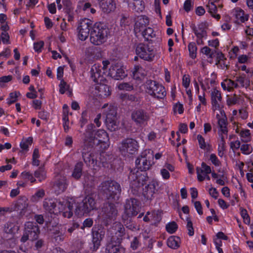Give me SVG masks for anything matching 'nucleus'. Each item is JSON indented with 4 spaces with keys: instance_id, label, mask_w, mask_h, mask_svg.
<instances>
[{
    "instance_id": "nucleus-1",
    "label": "nucleus",
    "mask_w": 253,
    "mask_h": 253,
    "mask_svg": "<svg viewBox=\"0 0 253 253\" xmlns=\"http://www.w3.org/2000/svg\"><path fill=\"white\" fill-rule=\"evenodd\" d=\"M153 163L150 159H135L136 168L131 170L128 176L130 190L133 195L138 194L145 184L148 178L145 171Z\"/></svg>"
},
{
    "instance_id": "nucleus-2",
    "label": "nucleus",
    "mask_w": 253,
    "mask_h": 253,
    "mask_svg": "<svg viewBox=\"0 0 253 253\" xmlns=\"http://www.w3.org/2000/svg\"><path fill=\"white\" fill-rule=\"evenodd\" d=\"M43 208L54 219L58 214L64 217L71 218L73 215V204L68 200L62 201L56 199L45 200L43 202Z\"/></svg>"
},
{
    "instance_id": "nucleus-3",
    "label": "nucleus",
    "mask_w": 253,
    "mask_h": 253,
    "mask_svg": "<svg viewBox=\"0 0 253 253\" xmlns=\"http://www.w3.org/2000/svg\"><path fill=\"white\" fill-rule=\"evenodd\" d=\"M95 135L96 140H97L96 145H84L82 151L83 158H97L99 155L102 156L103 150L109 147V135L105 130L98 129L95 132Z\"/></svg>"
},
{
    "instance_id": "nucleus-4",
    "label": "nucleus",
    "mask_w": 253,
    "mask_h": 253,
    "mask_svg": "<svg viewBox=\"0 0 253 253\" xmlns=\"http://www.w3.org/2000/svg\"><path fill=\"white\" fill-rule=\"evenodd\" d=\"M101 192L108 201L117 202L121 195V187L120 184L114 180H107L101 183Z\"/></svg>"
},
{
    "instance_id": "nucleus-5",
    "label": "nucleus",
    "mask_w": 253,
    "mask_h": 253,
    "mask_svg": "<svg viewBox=\"0 0 253 253\" xmlns=\"http://www.w3.org/2000/svg\"><path fill=\"white\" fill-rule=\"evenodd\" d=\"M109 30L103 24L96 23L92 27L90 34V41L95 45H100L106 42Z\"/></svg>"
},
{
    "instance_id": "nucleus-6",
    "label": "nucleus",
    "mask_w": 253,
    "mask_h": 253,
    "mask_svg": "<svg viewBox=\"0 0 253 253\" xmlns=\"http://www.w3.org/2000/svg\"><path fill=\"white\" fill-rule=\"evenodd\" d=\"M106 229L101 225H95L91 229V241L88 243V248L92 252H96L101 246L105 237Z\"/></svg>"
},
{
    "instance_id": "nucleus-7",
    "label": "nucleus",
    "mask_w": 253,
    "mask_h": 253,
    "mask_svg": "<svg viewBox=\"0 0 253 253\" xmlns=\"http://www.w3.org/2000/svg\"><path fill=\"white\" fill-rule=\"evenodd\" d=\"M137 141L133 138H127L120 143L118 147L119 152L124 157L132 158L138 148Z\"/></svg>"
},
{
    "instance_id": "nucleus-8",
    "label": "nucleus",
    "mask_w": 253,
    "mask_h": 253,
    "mask_svg": "<svg viewBox=\"0 0 253 253\" xmlns=\"http://www.w3.org/2000/svg\"><path fill=\"white\" fill-rule=\"evenodd\" d=\"M95 209V199L91 196L87 195L77 206L75 212L77 216H81L89 213Z\"/></svg>"
},
{
    "instance_id": "nucleus-9",
    "label": "nucleus",
    "mask_w": 253,
    "mask_h": 253,
    "mask_svg": "<svg viewBox=\"0 0 253 253\" xmlns=\"http://www.w3.org/2000/svg\"><path fill=\"white\" fill-rule=\"evenodd\" d=\"M40 233V228L37 223L28 221L25 224L23 234L20 239V242L25 243L29 239L34 241L38 239Z\"/></svg>"
},
{
    "instance_id": "nucleus-10",
    "label": "nucleus",
    "mask_w": 253,
    "mask_h": 253,
    "mask_svg": "<svg viewBox=\"0 0 253 253\" xmlns=\"http://www.w3.org/2000/svg\"><path fill=\"white\" fill-rule=\"evenodd\" d=\"M144 87L146 92L151 96L162 99L166 95L165 87L156 81L147 80L144 84Z\"/></svg>"
},
{
    "instance_id": "nucleus-11",
    "label": "nucleus",
    "mask_w": 253,
    "mask_h": 253,
    "mask_svg": "<svg viewBox=\"0 0 253 253\" xmlns=\"http://www.w3.org/2000/svg\"><path fill=\"white\" fill-rule=\"evenodd\" d=\"M141 207V203L138 199L132 198L127 199L124 205L123 218L136 216L140 212Z\"/></svg>"
},
{
    "instance_id": "nucleus-12",
    "label": "nucleus",
    "mask_w": 253,
    "mask_h": 253,
    "mask_svg": "<svg viewBox=\"0 0 253 253\" xmlns=\"http://www.w3.org/2000/svg\"><path fill=\"white\" fill-rule=\"evenodd\" d=\"M117 121V108L110 106L106 112L105 124L108 129L111 131L117 130L119 124Z\"/></svg>"
},
{
    "instance_id": "nucleus-13",
    "label": "nucleus",
    "mask_w": 253,
    "mask_h": 253,
    "mask_svg": "<svg viewBox=\"0 0 253 253\" xmlns=\"http://www.w3.org/2000/svg\"><path fill=\"white\" fill-rule=\"evenodd\" d=\"M136 53L141 58L148 61L153 60L155 56L154 51L148 44H138L136 47Z\"/></svg>"
},
{
    "instance_id": "nucleus-14",
    "label": "nucleus",
    "mask_w": 253,
    "mask_h": 253,
    "mask_svg": "<svg viewBox=\"0 0 253 253\" xmlns=\"http://www.w3.org/2000/svg\"><path fill=\"white\" fill-rule=\"evenodd\" d=\"M92 24L93 22L89 19L84 18L80 20L78 27V37L80 40L84 41L88 38Z\"/></svg>"
},
{
    "instance_id": "nucleus-15",
    "label": "nucleus",
    "mask_w": 253,
    "mask_h": 253,
    "mask_svg": "<svg viewBox=\"0 0 253 253\" xmlns=\"http://www.w3.org/2000/svg\"><path fill=\"white\" fill-rule=\"evenodd\" d=\"M102 212V217L104 222L106 224H108L109 222L116 218L118 211L114 204L111 202L104 204Z\"/></svg>"
},
{
    "instance_id": "nucleus-16",
    "label": "nucleus",
    "mask_w": 253,
    "mask_h": 253,
    "mask_svg": "<svg viewBox=\"0 0 253 253\" xmlns=\"http://www.w3.org/2000/svg\"><path fill=\"white\" fill-rule=\"evenodd\" d=\"M144 185V184L141 186V189L139 193L135 195L138 196L142 192L145 199L148 200H152L154 198V194L158 191L156 187L159 186L158 182L155 179H153L144 188H142Z\"/></svg>"
},
{
    "instance_id": "nucleus-17",
    "label": "nucleus",
    "mask_w": 253,
    "mask_h": 253,
    "mask_svg": "<svg viewBox=\"0 0 253 253\" xmlns=\"http://www.w3.org/2000/svg\"><path fill=\"white\" fill-rule=\"evenodd\" d=\"M131 118L138 126L146 125L150 120L149 114L142 109H135L131 114Z\"/></svg>"
},
{
    "instance_id": "nucleus-18",
    "label": "nucleus",
    "mask_w": 253,
    "mask_h": 253,
    "mask_svg": "<svg viewBox=\"0 0 253 253\" xmlns=\"http://www.w3.org/2000/svg\"><path fill=\"white\" fill-rule=\"evenodd\" d=\"M108 75L115 80H122L126 76L123 67L119 64L112 65L109 68Z\"/></svg>"
},
{
    "instance_id": "nucleus-19",
    "label": "nucleus",
    "mask_w": 253,
    "mask_h": 253,
    "mask_svg": "<svg viewBox=\"0 0 253 253\" xmlns=\"http://www.w3.org/2000/svg\"><path fill=\"white\" fill-rule=\"evenodd\" d=\"M91 78L96 83H101L103 80L105 72L102 70L101 65L95 64L90 70Z\"/></svg>"
},
{
    "instance_id": "nucleus-20",
    "label": "nucleus",
    "mask_w": 253,
    "mask_h": 253,
    "mask_svg": "<svg viewBox=\"0 0 253 253\" xmlns=\"http://www.w3.org/2000/svg\"><path fill=\"white\" fill-rule=\"evenodd\" d=\"M115 240V237L113 236L111 241L106 245V253H125V248L119 244H117L118 243Z\"/></svg>"
},
{
    "instance_id": "nucleus-21",
    "label": "nucleus",
    "mask_w": 253,
    "mask_h": 253,
    "mask_svg": "<svg viewBox=\"0 0 253 253\" xmlns=\"http://www.w3.org/2000/svg\"><path fill=\"white\" fill-rule=\"evenodd\" d=\"M68 183L65 176H60L55 182L54 189L55 193L58 195L64 192L67 188Z\"/></svg>"
},
{
    "instance_id": "nucleus-22",
    "label": "nucleus",
    "mask_w": 253,
    "mask_h": 253,
    "mask_svg": "<svg viewBox=\"0 0 253 253\" xmlns=\"http://www.w3.org/2000/svg\"><path fill=\"white\" fill-rule=\"evenodd\" d=\"M149 23L148 18L145 15H140L137 17L134 25V31L137 34L142 31Z\"/></svg>"
},
{
    "instance_id": "nucleus-23",
    "label": "nucleus",
    "mask_w": 253,
    "mask_h": 253,
    "mask_svg": "<svg viewBox=\"0 0 253 253\" xmlns=\"http://www.w3.org/2000/svg\"><path fill=\"white\" fill-rule=\"evenodd\" d=\"M95 88L97 91L96 93L97 95L102 98H105L110 95L111 93L110 86L107 84H101V83H97Z\"/></svg>"
},
{
    "instance_id": "nucleus-24",
    "label": "nucleus",
    "mask_w": 253,
    "mask_h": 253,
    "mask_svg": "<svg viewBox=\"0 0 253 253\" xmlns=\"http://www.w3.org/2000/svg\"><path fill=\"white\" fill-rule=\"evenodd\" d=\"M100 6L103 12L108 14L116 9V3L114 0H102Z\"/></svg>"
},
{
    "instance_id": "nucleus-25",
    "label": "nucleus",
    "mask_w": 253,
    "mask_h": 253,
    "mask_svg": "<svg viewBox=\"0 0 253 253\" xmlns=\"http://www.w3.org/2000/svg\"><path fill=\"white\" fill-rule=\"evenodd\" d=\"M192 29L197 38V43L201 45L204 44L203 39L207 37V32L200 26L196 27L195 25L192 26Z\"/></svg>"
},
{
    "instance_id": "nucleus-26",
    "label": "nucleus",
    "mask_w": 253,
    "mask_h": 253,
    "mask_svg": "<svg viewBox=\"0 0 253 253\" xmlns=\"http://www.w3.org/2000/svg\"><path fill=\"white\" fill-rule=\"evenodd\" d=\"M197 179L199 181L202 182L205 179V176L203 174H208L211 173V167L205 163H202L201 168L197 167L196 169Z\"/></svg>"
},
{
    "instance_id": "nucleus-27",
    "label": "nucleus",
    "mask_w": 253,
    "mask_h": 253,
    "mask_svg": "<svg viewBox=\"0 0 253 253\" xmlns=\"http://www.w3.org/2000/svg\"><path fill=\"white\" fill-rule=\"evenodd\" d=\"M28 207V199L25 196H20L13 207L11 208L12 211H24Z\"/></svg>"
},
{
    "instance_id": "nucleus-28",
    "label": "nucleus",
    "mask_w": 253,
    "mask_h": 253,
    "mask_svg": "<svg viewBox=\"0 0 253 253\" xmlns=\"http://www.w3.org/2000/svg\"><path fill=\"white\" fill-rule=\"evenodd\" d=\"M113 229L116 231L115 234L117 238L116 241L119 244L125 235V228L122 224L119 222L113 225Z\"/></svg>"
},
{
    "instance_id": "nucleus-29",
    "label": "nucleus",
    "mask_w": 253,
    "mask_h": 253,
    "mask_svg": "<svg viewBox=\"0 0 253 253\" xmlns=\"http://www.w3.org/2000/svg\"><path fill=\"white\" fill-rule=\"evenodd\" d=\"M129 7L134 11L139 12L144 9V3L142 0H126Z\"/></svg>"
},
{
    "instance_id": "nucleus-30",
    "label": "nucleus",
    "mask_w": 253,
    "mask_h": 253,
    "mask_svg": "<svg viewBox=\"0 0 253 253\" xmlns=\"http://www.w3.org/2000/svg\"><path fill=\"white\" fill-rule=\"evenodd\" d=\"M167 245L168 247L173 250L179 248L181 245V239L177 236H170L167 240Z\"/></svg>"
},
{
    "instance_id": "nucleus-31",
    "label": "nucleus",
    "mask_w": 253,
    "mask_h": 253,
    "mask_svg": "<svg viewBox=\"0 0 253 253\" xmlns=\"http://www.w3.org/2000/svg\"><path fill=\"white\" fill-rule=\"evenodd\" d=\"M212 105L215 109L220 108L219 103L221 101L222 97L219 91L214 88L211 93Z\"/></svg>"
},
{
    "instance_id": "nucleus-32",
    "label": "nucleus",
    "mask_w": 253,
    "mask_h": 253,
    "mask_svg": "<svg viewBox=\"0 0 253 253\" xmlns=\"http://www.w3.org/2000/svg\"><path fill=\"white\" fill-rule=\"evenodd\" d=\"M33 143V137H29L28 138L23 139L20 144L21 150L19 151L20 157H26L25 153L29 150V145H31Z\"/></svg>"
},
{
    "instance_id": "nucleus-33",
    "label": "nucleus",
    "mask_w": 253,
    "mask_h": 253,
    "mask_svg": "<svg viewBox=\"0 0 253 253\" xmlns=\"http://www.w3.org/2000/svg\"><path fill=\"white\" fill-rule=\"evenodd\" d=\"M83 162H78L75 165L72 173V176L74 179L78 180L81 178L83 174Z\"/></svg>"
},
{
    "instance_id": "nucleus-34",
    "label": "nucleus",
    "mask_w": 253,
    "mask_h": 253,
    "mask_svg": "<svg viewBox=\"0 0 253 253\" xmlns=\"http://www.w3.org/2000/svg\"><path fill=\"white\" fill-rule=\"evenodd\" d=\"M219 115H216V118L218 119V125L220 128V131L221 132L220 135H222V134H227V119L226 117L222 118H219Z\"/></svg>"
},
{
    "instance_id": "nucleus-35",
    "label": "nucleus",
    "mask_w": 253,
    "mask_h": 253,
    "mask_svg": "<svg viewBox=\"0 0 253 253\" xmlns=\"http://www.w3.org/2000/svg\"><path fill=\"white\" fill-rule=\"evenodd\" d=\"M84 141L85 142H88L90 144L93 143L95 146L96 135L95 132L93 130L87 129L84 133ZM89 145H91L90 144Z\"/></svg>"
},
{
    "instance_id": "nucleus-36",
    "label": "nucleus",
    "mask_w": 253,
    "mask_h": 253,
    "mask_svg": "<svg viewBox=\"0 0 253 253\" xmlns=\"http://www.w3.org/2000/svg\"><path fill=\"white\" fill-rule=\"evenodd\" d=\"M81 223V221L80 220H73L70 221L67 225V232L70 235H71L75 230L78 229L80 227Z\"/></svg>"
},
{
    "instance_id": "nucleus-37",
    "label": "nucleus",
    "mask_w": 253,
    "mask_h": 253,
    "mask_svg": "<svg viewBox=\"0 0 253 253\" xmlns=\"http://www.w3.org/2000/svg\"><path fill=\"white\" fill-rule=\"evenodd\" d=\"M207 7L208 8V12L213 17L216 19H219L220 18V15L216 14L217 11V7L213 2L209 1L208 4L207 5Z\"/></svg>"
},
{
    "instance_id": "nucleus-38",
    "label": "nucleus",
    "mask_w": 253,
    "mask_h": 253,
    "mask_svg": "<svg viewBox=\"0 0 253 253\" xmlns=\"http://www.w3.org/2000/svg\"><path fill=\"white\" fill-rule=\"evenodd\" d=\"M131 217L132 216H128L127 217H126L125 218H124L123 215V222L127 228L131 231H134L136 229V227L135 224L132 221Z\"/></svg>"
},
{
    "instance_id": "nucleus-39",
    "label": "nucleus",
    "mask_w": 253,
    "mask_h": 253,
    "mask_svg": "<svg viewBox=\"0 0 253 253\" xmlns=\"http://www.w3.org/2000/svg\"><path fill=\"white\" fill-rule=\"evenodd\" d=\"M21 178L28 182L30 181L31 183H34L36 181L35 177L33 175V174L29 171H24L20 174Z\"/></svg>"
},
{
    "instance_id": "nucleus-40",
    "label": "nucleus",
    "mask_w": 253,
    "mask_h": 253,
    "mask_svg": "<svg viewBox=\"0 0 253 253\" xmlns=\"http://www.w3.org/2000/svg\"><path fill=\"white\" fill-rule=\"evenodd\" d=\"M197 139L198 140L199 144L200 146V147L206 151V152H209L210 153L211 150V147L210 145L209 144L207 145L205 143V139L203 137V136L201 135H198L197 136Z\"/></svg>"
},
{
    "instance_id": "nucleus-41",
    "label": "nucleus",
    "mask_w": 253,
    "mask_h": 253,
    "mask_svg": "<svg viewBox=\"0 0 253 253\" xmlns=\"http://www.w3.org/2000/svg\"><path fill=\"white\" fill-rule=\"evenodd\" d=\"M142 32L143 37L147 41H151V39L155 37L154 30L151 28H145Z\"/></svg>"
},
{
    "instance_id": "nucleus-42",
    "label": "nucleus",
    "mask_w": 253,
    "mask_h": 253,
    "mask_svg": "<svg viewBox=\"0 0 253 253\" xmlns=\"http://www.w3.org/2000/svg\"><path fill=\"white\" fill-rule=\"evenodd\" d=\"M235 17L238 21L242 23L249 19V15L245 14L244 10L242 9H239L236 11Z\"/></svg>"
},
{
    "instance_id": "nucleus-43",
    "label": "nucleus",
    "mask_w": 253,
    "mask_h": 253,
    "mask_svg": "<svg viewBox=\"0 0 253 253\" xmlns=\"http://www.w3.org/2000/svg\"><path fill=\"white\" fill-rule=\"evenodd\" d=\"M178 229V225L175 221H171L168 223L166 225V230L169 234L175 233Z\"/></svg>"
},
{
    "instance_id": "nucleus-44",
    "label": "nucleus",
    "mask_w": 253,
    "mask_h": 253,
    "mask_svg": "<svg viewBox=\"0 0 253 253\" xmlns=\"http://www.w3.org/2000/svg\"><path fill=\"white\" fill-rule=\"evenodd\" d=\"M45 195V192L43 189L38 190L31 198V201L33 202H37L42 198Z\"/></svg>"
},
{
    "instance_id": "nucleus-45",
    "label": "nucleus",
    "mask_w": 253,
    "mask_h": 253,
    "mask_svg": "<svg viewBox=\"0 0 253 253\" xmlns=\"http://www.w3.org/2000/svg\"><path fill=\"white\" fill-rule=\"evenodd\" d=\"M18 227H16L14 223L8 222L5 225L4 231L8 234H14L18 230Z\"/></svg>"
},
{
    "instance_id": "nucleus-46",
    "label": "nucleus",
    "mask_w": 253,
    "mask_h": 253,
    "mask_svg": "<svg viewBox=\"0 0 253 253\" xmlns=\"http://www.w3.org/2000/svg\"><path fill=\"white\" fill-rule=\"evenodd\" d=\"M188 50L189 51L190 56L192 59H195L197 56V48L195 44V43L192 42H190L188 46Z\"/></svg>"
},
{
    "instance_id": "nucleus-47",
    "label": "nucleus",
    "mask_w": 253,
    "mask_h": 253,
    "mask_svg": "<svg viewBox=\"0 0 253 253\" xmlns=\"http://www.w3.org/2000/svg\"><path fill=\"white\" fill-rule=\"evenodd\" d=\"M35 177L37 178L40 181H42L45 178V172L43 168H39L35 171Z\"/></svg>"
},
{
    "instance_id": "nucleus-48",
    "label": "nucleus",
    "mask_w": 253,
    "mask_h": 253,
    "mask_svg": "<svg viewBox=\"0 0 253 253\" xmlns=\"http://www.w3.org/2000/svg\"><path fill=\"white\" fill-rule=\"evenodd\" d=\"M240 135L243 142H248L251 140V133L249 129L242 130L240 132Z\"/></svg>"
},
{
    "instance_id": "nucleus-49",
    "label": "nucleus",
    "mask_w": 253,
    "mask_h": 253,
    "mask_svg": "<svg viewBox=\"0 0 253 253\" xmlns=\"http://www.w3.org/2000/svg\"><path fill=\"white\" fill-rule=\"evenodd\" d=\"M20 93L18 91H14L9 94V98L7 99V104L11 105L17 100L18 96L20 95Z\"/></svg>"
},
{
    "instance_id": "nucleus-50",
    "label": "nucleus",
    "mask_w": 253,
    "mask_h": 253,
    "mask_svg": "<svg viewBox=\"0 0 253 253\" xmlns=\"http://www.w3.org/2000/svg\"><path fill=\"white\" fill-rule=\"evenodd\" d=\"M158 211L156 212L155 211H153L152 212H150L148 211L143 217V220L144 222H148L150 220H152L155 215L158 216Z\"/></svg>"
},
{
    "instance_id": "nucleus-51",
    "label": "nucleus",
    "mask_w": 253,
    "mask_h": 253,
    "mask_svg": "<svg viewBox=\"0 0 253 253\" xmlns=\"http://www.w3.org/2000/svg\"><path fill=\"white\" fill-rule=\"evenodd\" d=\"M225 150V141L224 136L223 135L221 136V141L220 143L219 144L218 151V155L220 157H223L224 155V151Z\"/></svg>"
},
{
    "instance_id": "nucleus-52",
    "label": "nucleus",
    "mask_w": 253,
    "mask_h": 253,
    "mask_svg": "<svg viewBox=\"0 0 253 253\" xmlns=\"http://www.w3.org/2000/svg\"><path fill=\"white\" fill-rule=\"evenodd\" d=\"M118 88L120 90L130 91L133 89V86L128 83H122L118 85Z\"/></svg>"
},
{
    "instance_id": "nucleus-53",
    "label": "nucleus",
    "mask_w": 253,
    "mask_h": 253,
    "mask_svg": "<svg viewBox=\"0 0 253 253\" xmlns=\"http://www.w3.org/2000/svg\"><path fill=\"white\" fill-rule=\"evenodd\" d=\"M68 167L66 163L62 161H60L55 165V169L56 172H60L66 169Z\"/></svg>"
},
{
    "instance_id": "nucleus-54",
    "label": "nucleus",
    "mask_w": 253,
    "mask_h": 253,
    "mask_svg": "<svg viewBox=\"0 0 253 253\" xmlns=\"http://www.w3.org/2000/svg\"><path fill=\"white\" fill-rule=\"evenodd\" d=\"M93 224V220L92 218H86L83 222V225L81 226V229L84 230L85 228H90L92 226Z\"/></svg>"
},
{
    "instance_id": "nucleus-55",
    "label": "nucleus",
    "mask_w": 253,
    "mask_h": 253,
    "mask_svg": "<svg viewBox=\"0 0 253 253\" xmlns=\"http://www.w3.org/2000/svg\"><path fill=\"white\" fill-rule=\"evenodd\" d=\"M236 81L238 82L242 87L247 86L250 84L249 81L243 76L237 77Z\"/></svg>"
},
{
    "instance_id": "nucleus-56",
    "label": "nucleus",
    "mask_w": 253,
    "mask_h": 253,
    "mask_svg": "<svg viewBox=\"0 0 253 253\" xmlns=\"http://www.w3.org/2000/svg\"><path fill=\"white\" fill-rule=\"evenodd\" d=\"M241 151L244 154H249L252 152V148L250 145L244 144L241 146Z\"/></svg>"
},
{
    "instance_id": "nucleus-57",
    "label": "nucleus",
    "mask_w": 253,
    "mask_h": 253,
    "mask_svg": "<svg viewBox=\"0 0 253 253\" xmlns=\"http://www.w3.org/2000/svg\"><path fill=\"white\" fill-rule=\"evenodd\" d=\"M141 157V158H153V151L151 149H146L142 153Z\"/></svg>"
},
{
    "instance_id": "nucleus-58",
    "label": "nucleus",
    "mask_w": 253,
    "mask_h": 253,
    "mask_svg": "<svg viewBox=\"0 0 253 253\" xmlns=\"http://www.w3.org/2000/svg\"><path fill=\"white\" fill-rule=\"evenodd\" d=\"M36 241L33 246V249L38 251L41 250L42 247L44 246V241L42 239L36 240Z\"/></svg>"
},
{
    "instance_id": "nucleus-59",
    "label": "nucleus",
    "mask_w": 253,
    "mask_h": 253,
    "mask_svg": "<svg viewBox=\"0 0 253 253\" xmlns=\"http://www.w3.org/2000/svg\"><path fill=\"white\" fill-rule=\"evenodd\" d=\"M160 174L162 176L163 179L164 180L169 179L170 177L169 171L164 168L161 169Z\"/></svg>"
},
{
    "instance_id": "nucleus-60",
    "label": "nucleus",
    "mask_w": 253,
    "mask_h": 253,
    "mask_svg": "<svg viewBox=\"0 0 253 253\" xmlns=\"http://www.w3.org/2000/svg\"><path fill=\"white\" fill-rule=\"evenodd\" d=\"M224 82L227 84V90L228 91H230L231 89L234 87L237 88L238 86L237 83H235L234 81L230 79L225 80Z\"/></svg>"
},
{
    "instance_id": "nucleus-61",
    "label": "nucleus",
    "mask_w": 253,
    "mask_h": 253,
    "mask_svg": "<svg viewBox=\"0 0 253 253\" xmlns=\"http://www.w3.org/2000/svg\"><path fill=\"white\" fill-rule=\"evenodd\" d=\"M201 52L208 56L209 58H212L213 56V52L211 51V50L208 46H204L201 49Z\"/></svg>"
},
{
    "instance_id": "nucleus-62",
    "label": "nucleus",
    "mask_w": 253,
    "mask_h": 253,
    "mask_svg": "<svg viewBox=\"0 0 253 253\" xmlns=\"http://www.w3.org/2000/svg\"><path fill=\"white\" fill-rule=\"evenodd\" d=\"M194 207L199 215H202L203 213V208L201 203L199 201H195L194 202Z\"/></svg>"
},
{
    "instance_id": "nucleus-63",
    "label": "nucleus",
    "mask_w": 253,
    "mask_h": 253,
    "mask_svg": "<svg viewBox=\"0 0 253 253\" xmlns=\"http://www.w3.org/2000/svg\"><path fill=\"white\" fill-rule=\"evenodd\" d=\"M186 227L188 231V234L189 235V236H193L194 234V231L193 227V223L190 220L187 221Z\"/></svg>"
},
{
    "instance_id": "nucleus-64",
    "label": "nucleus",
    "mask_w": 253,
    "mask_h": 253,
    "mask_svg": "<svg viewBox=\"0 0 253 253\" xmlns=\"http://www.w3.org/2000/svg\"><path fill=\"white\" fill-rule=\"evenodd\" d=\"M59 92L61 94H64L66 89H67L68 85L66 83L64 80H62L59 84Z\"/></svg>"
}]
</instances>
